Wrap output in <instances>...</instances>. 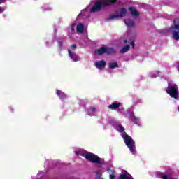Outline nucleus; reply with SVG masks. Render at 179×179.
<instances>
[{
    "instance_id": "obj_1",
    "label": "nucleus",
    "mask_w": 179,
    "mask_h": 179,
    "mask_svg": "<svg viewBox=\"0 0 179 179\" xmlns=\"http://www.w3.org/2000/svg\"><path fill=\"white\" fill-rule=\"evenodd\" d=\"M117 0H102V1H96L91 8V12L96 13L100 12L102 8H107V6H111L115 3H117Z\"/></svg>"
},
{
    "instance_id": "obj_2",
    "label": "nucleus",
    "mask_w": 179,
    "mask_h": 179,
    "mask_svg": "<svg viewBox=\"0 0 179 179\" xmlns=\"http://www.w3.org/2000/svg\"><path fill=\"white\" fill-rule=\"evenodd\" d=\"M122 138H124L126 146H127L130 152L132 153V155H135V153H136L135 141H134V139H132V137L128 135L127 132H124L122 134Z\"/></svg>"
},
{
    "instance_id": "obj_3",
    "label": "nucleus",
    "mask_w": 179,
    "mask_h": 179,
    "mask_svg": "<svg viewBox=\"0 0 179 179\" xmlns=\"http://www.w3.org/2000/svg\"><path fill=\"white\" fill-rule=\"evenodd\" d=\"M83 157L87 159L90 163H96V164H103L101 158L92 152H87L82 155Z\"/></svg>"
},
{
    "instance_id": "obj_4",
    "label": "nucleus",
    "mask_w": 179,
    "mask_h": 179,
    "mask_svg": "<svg viewBox=\"0 0 179 179\" xmlns=\"http://www.w3.org/2000/svg\"><path fill=\"white\" fill-rule=\"evenodd\" d=\"M167 94H169L172 99H177L178 97V87L177 85H169L166 90Z\"/></svg>"
},
{
    "instance_id": "obj_5",
    "label": "nucleus",
    "mask_w": 179,
    "mask_h": 179,
    "mask_svg": "<svg viewBox=\"0 0 179 179\" xmlns=\"http://www.w3.org/2000/svg\"><path fill=\"white\" fill-rule=\"evenodd\" d=\"M173 24L174 26H172L171 27V29L172 30L173 38L178 41L179 40V19L178 18L174 20Z\"/></svg>"
},
{
    "instance_id": "obj_6",
    "label": "nucleus",
    "mask_w": 179,
    "mask_h": 179,
    "mask_svg": "<svg viewBox=\"0 0 179 179\" xmlns=\"http://www.w3.org/2000/svg\"><path fill=\"white\" fill-rule=\"evenodd\" d=\"M117 51L114 48H106L101 47L97 50L96 54L97 55H103V54H106V55H112V54H115Z\"/></svg>"
},
{
    "instance_id": "obj_7",
    "label": "nucleus",
    "mask_w": 179,
    "mask_h": 179,
    "mask_svg": "<svg viewBox=\"0 0 179 179\" xmlns=\"http://www.w3.org/2000/svg\"><path fill=\"white\" fill-rule=\"evenodd\" d=\"M95 66L98 69H103L106 68V61L101 60L95 62Z\"/></svg>"
},
{
    "instance_id": "obj_8",
    "label": "nucleus",
    "mask_w": 179,
    "mask_h": 179,
    "mask_svg": "<svg viewBox=\"0 0 179 179\" xmlns=\"http://www.w3.org/2000/svg\"><path fill=\"white\" fill-rule=\"evenodd\" d=\"M56 94L58 96V97H59L60 100H65L68 98L66 94L64 93V92L59 90H56Z\"/></svg>"
},
{
    "instance_id": "obj_9",
    "label": "nucleus",
    "mask_w": 179,
    "mask_h": 179,
    "mask_svg": "<svg viewBox=\"0 0 179 179\" xmlns=\"http://www.w3.org/2000/svg\"><path fill=\"white\" fill-rule=\"evenodd\" d=\"M69 55L70 58L74 62H78L79 61V56L76 55V53L72 52L70 50H68Z\"/></svg>"
},
{
    "instance_id": "obj_10",
    "label": "nucleus",
    "mask_w": 179,
    "mask_h": 179,
    "mask_svg": "<svg viewBox=\"0 0 179 179\" xmlns=\"http://www.w3.org/2000/svg\"><path fill=\"white\" fill-rule=\"evenodd\" d=\"M119 179H132V176L127 172V171H124V172L120 175Z\"/></svg>"
},
{
    "instance_id": "obj_11",
    "label": "nucleus",
    "mask_w": 179,
    "mask_h": 179,
    "mask_svg": "<svg viewBox=\"0 0 179 179\" xmlns=\"http://www.w3.org/2000/svg\"><path fill=\"white\" fill-rule=\"evenodd\" d=\"M121 106V103H112L108 106V108H110V110H117V108H120Z\"/></svg>"
},
{
    "instance_id": "obj_12",
    "label": "nucleus",
    "mask_w": 179,
    "mask_h": 179,
    "mask_svg": "<svg viewBox=\"0 0 179 179\" xmlns=\"http://www.w3.org/2000/svg\"><path fill=\"white\" fill-rule=\"evenodd\" d=\"M129 10L131 12V15H133L134 17H138L140 13L135 9L134 7H129Z\"/></svg>"
},
{
    "instance_id": "obj_13",
    "label": "nucleus",
    "mask_w": 179,
    "mask_h": 179,
    "mask_svg": "<svg viewBox=\"0 0 179 179\" xmlns=\"http://www.w3.org/2000/svg\"><path fill=\"white\" fill-rule=\"evenodd\" d=\"M124 23L128 27H134L135 22L132 20H124Z\"/></svg>"
},
{
    "instance_id": "obj_14",
    "label": "nucleus",
    "mask_w": 179,
    "mask_h": 179,
    "mask_svg": "<svg viewBox=\"0 0 179 179\" xmlns=\"http://www.w3.org/2000/svg\"><path fill=\"white\" fill-rule=\"evenodd\" d=\"M127 13H128V10L125 8H122L120 9V15H118L119 17H124Z\"/></svg>"
},
{
    "instance_id": "obj_15",
    "label": "nucleus",
    "mask_w": 179,
    "mask_h": 179,
    "mask_svg": "<svg viewBox=\"0 0 179 179\" xmlns=\"http://www.w3.org/2000/svg\"><path fill=\"white\" fill-rule=\"evenodd\" d=\"M129 48H131V46H129V45H127L122 48L120 50V54H125V52H127V51H129Z\"/></svg>"
},
{
    "instance_id": "obj_16",
    "label": "nucleus",
    "mask_w": 179,
    "mask_h": 179,
    "mask_svg": "<svg viewBox=\"0 0 179 179\" xmlns=\"http://www.w3.org/2000/svg\"><path fill=\"white\" fill-rule=\"evenodd\" d=\"M84 29H85V25L83 24H78L77 25L78 33H83Z\"/></svg>"
},
{
    "instance_id": "obj_17",
    "label": "nucleus",
    "mask_w": 179,
    "mask_h": 179,
    "mask_svg": "<svg viewBox=\"0 0 179 179\" xmlns=\"http://www.w3.org/2000/svg\"><path fill=\"white\" fill-rule=\"evenodd\" d=\"M109 68L110 69H114V68H118V63H117V62H110L109 63Z\"/></svg>"
},
{
    "instance_id": "obj_18",
    "label": "nucleus",
    "mask_w": 179,
    "mask_h": 179,
    "mask_svg": "<svg viewBox=\"0 0 179 179\" xmlns=\"http://www.w3.org/2000/svg\"><path fill=\"white\" fill-rule=\"evenodd\" d=\"M120 15H112L108 17V20H113V19H119Z\"/></svg>"
},
{
    "instance_id": "obj_19",
    "label": "nucleus",
    "mask_w": 179,
    "mask_h": 179,
    "mask_svg": "<svg viewBox=\"0 0 179 179\" xmlns=\"http://www.w3.org/2000/svg\"><path fill=\"white\" fill-rule=\"evenodd\" d=\"M133 120H134V122L136 123V124H138L139 122V119L138 117H137L136 116H134L133 117Z\"/></svg>"
},
{
    "instance_id": "obj_20",
    "label": "nucleus",
    "mask_w": 179,
    "mask_h": 179,
    "mask_svg": "<svg viewBox=\"0 0 179 179\" xmlns=\"http://www.w3.org/2000/svg\"><path fill=\"white\" fill-rule=\"evenodd\" d=\"M118 128H119L120 132H124V131H125V129H124V127H122V125H119Z\"/></svg>"
},
{
    "instance_id": "obj_21",
    "label": "nucleus",
    "mask_w": 179,
    "mask_h": 179,
    "mask_svg": "<svg viewBox=\"0 0 179 179\" xmlns=\"http://www.w3.org/2000/svg\"><path fill=\"white\" fill-rule=\"evenodd\" d=\"M76 26V23H73L71 27V31H75V27Z\"/></svg>"
},
{
    "instance_id": "obj_22",
    "label": "nucleus",
    "mask_w": 179,
    "mask_h": 179,
    "mask_svg": "<svg viewBox=\"0 0 179 179\" xmlns=\"http://www.w3.org/2000/svg\"><path fill=\"white\" fill-rule=\"evenodd\" d=\"M57 43L60 47H62V39H58Z\"/></svg>"
},
{
    "instance_id": "obj_23",
    "label": "nucleus",
    "mask_w": 179,
    "mask_h": 179,
    "mask_svg": "<svg viewBox=\"0 0 179 179\" xmlns=\"http://www.w3.org/2000/svg\"><path fill=\"white\" fill-rule=\"evenodd\" d=\"M71 50H76L77 46L76 44H73L71 45Z\"/></svg>"
},
{
    "instance_id": "obj_24",
    "label": "nucleus",
    "mask_w": 179,
    "mask_h": 179,
    "mask_svg": "<svg viewBox=\"0 0 179 179\" xmlns=\"http://www.w3.org/2000/svg\"><path fill=\"white\" fill-rule=\"evenodd\" d=\"M130 45H131V47H133V48H135V41H131L130 43Z\"/></svg>"
},
{
    "instance_id": "obj_25",
    "label": "nucleus",
    "mask_w": 179,
    "mask_h": 179,
    "mask_svg": "<svg viewBox=\"0 0 179 179\" xmlns=\"http://www.w3.org/2000/svg\"><path fill=\"white\" fill-rule=\"evenodd\" d=\"M110 179H115V175L114 174L110 175Z\"/></svg>"
},
{
    "instance_id": "obj_26",
    "label": "nucleus",
    "mask_w": 179,
    "mask_h": 179,
    "mask_svg": "<svg viewBox=\"0 0 179 179\" xmlns=\"http://www.w3.org/2000/svg\"><path fill=\"white\" fill-rule=\"evenodd\" d=\"M123 43H124V44H127L128 43V40H124Z\"/></svg>"
},
{
    "instance_id": "obj_27",
    "label": "nucleus",
    "mask_w": 179,
    "mask_h": 179,
    "mask_svg": "<svg viewBox=\"0 0 179 179\" xmlns=\"http://www.w3.org/2000/svg\"><path fill=\"white\" fill-rule=\"evenodd\" d=\"M96 108H92V111H93V112L96 111Z\"/></svg>"
},
{
    "instance_id": "obj_28",
    "label": "nucleus",
    "mask_w": 179,
    "mask_h": 179,
    "mask_svg": "<svg viewBox=\"0 0 179 179\" xmlns=\"http://www.w3.org/2000/svg\"><path fill=\"white\" fill-rule=\"evenodd\" d=\"M98 178H100V174L97 173Z\"/></svg>"
},
{
    "instance_id": "obj_29",
    "label": "nucleus",
    "mask_w": 179,
    "mask_h": 179,
    "mask_svg": "<svg viewBox=\"0 0 179 179\" xmlns=\"http://www.w3.org/2000/svg\"><path fill=\"white\" fill-rule=\"evenodd\" d=\"M131 179H134V178H132V176H131Z\"/></svg>"
},
{
    "instance_id": "obj_30",
    "label": "nucleus",
    "mask_w": 179,
    "mask_h": 179,
    "mask_svg": "<svg viewBox=\"0 0 179 179\" xmlns=\"http://www.w3.org/2000/svg\"><path fill=\"white\" fill-rule=\"evenodd\" d=\"M0 12H1V7H0Z\"/></svg>"
}]
</instances>
